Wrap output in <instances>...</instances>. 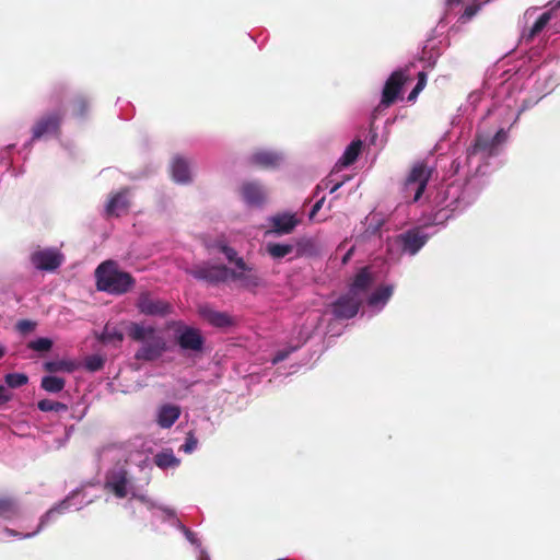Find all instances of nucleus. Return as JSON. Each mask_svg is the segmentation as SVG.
<instances>
[{"instance_id": "obj_56", "label": "nucleus", "mask_w": 560, "mask_h": 560, "mask_svg": "<svg viewBox=\"0 0 560 560\" xmlns=\"http://www.w3.org/2000/svg\"><path fill=\"white\" fill-rule=\"evenodd\" d=\"M200 560H208V557L201 556Z\"/></svg>"}, {"instance_id": "obj_25", "label": "nucleus", "mask_w": 560, "mask_h": 560, "mask_svg": "<svg viewBox=\"0 0 560 560\" xmlns=\"http://www.w3.org/2000/svg\"><path fill=\"white\" fill-rule=\"evenodd\" d=\"M362 145H363L362 140H360V139L353 140L347 147L346 151L343 152V154L339 161L340 164L343 166H349V165L353 164L357 161V159L361 152Z\"/></svg>"}, {"instance_id": "obj_32", "label": "nucleus", "mask_w": 560, "mask_h": 560, "mask_svg": "<svg viewBox=\"0 0 560 560\" xmlns=\"http://www.w3.org/2000/svg\"><path fill=\"white\" fill-rule=\"evenodd\" d=\"M105 365V359L100 354H92L85 358L84 368L89 372L101 371Z\"/></svg>"}, {"instance_id": "obj_37", "label": "nucleus", "mask_w": 560, "mask_h": 560, "mask_svg": "<svg viewBox=\"0 0 560 560\" xmlns=\"http://www.w3.org/2000/svg\"><path fill=\"white\" fill-rule=\"evenodd\" d=\"M5 383L8 386L16 388L27 383V376L22 373H10L5 375Z\"/></svg>"}, {"instance_id": "obj_55", "label": "nucleus", "mask_w": 560, "mask_h": 560, "mask_svg": "<svg viewBox=\"0 0 560 560\" xmlns=\"http://www.w3.org/2000/svg\"><path fill=\"white\" fill-rule=\"evenodd\" d=\"M33 534L32 533H27L24 535V537H31Z\"/></svg>"}, {"instance_id": "obj_18", "label": "nucleus", "mask_w": 560, "mask_h": 560, "mask_svg": "<svg viewBox=\"0 0 560 560\" xmlns=\"http://www.w3.org/2000/svg\"><path fill=\"white\" fill-rule=\"evenodd\" d=\"M80 362L75 360H52V361H46L43 364V369L45 372L51 375H58V373H72L77 371L80 368Z\"/></svg>"}, {"instance_id": "obj_41", "label": "nucleus", "mask_w": 560, "mask_h": 560, "mask_svg": "<svg viewBox=\"0 0 560 560\" xmlns=\"http://www.w3.org/2000/svg\"><path fill=\"white\" fill-rule=\"evenodd\" d=\"M196 446H197V440L194 438L192 434L189 433L186 439L185 444H183L180 446V450L184 451L185 453H190L196 448Z\"/></svg>"}, {"instance_id": "obj_44", "label": "nucleus", "mask_w": 560, "mask_h": 560, "mask_svg": "<svg viewBox=\"0 0 560 560\" xmlns=\"http://www.w3.org/2000/svg\"><path fill=\"white\" fill-rule=\"evenodd\" d=\"M427 84V74L425 72L421 71L418 73V82L415 86L418 91H422Z\"/></svg>"}, {"instance_id": "obj_30", "label": "nucleus", "mask_w": 560, "mask_h": 560, "mask_svg": "<svg viewBox=\"0 0 560 560\" xmlns=\"http://www.w3.org/2000/svg\"><path fill=\"white\" fill-rule=\"evenodd\" d=\"M37 409L42 411H55V412H65L68 410V406L60 401H55L51 399H42L37 401Z\"/></svg>"}, {"instance_id": "obj_28", "label": "nucleus", "mask_w": 560, "mask_h": 560, "mask_svg": "<svg viewBox=\"0 0 560 560\" xmlns=\"http://www.w3.org/2000/svg\"><path fill=\"white\" fill-rule=\"evenodd\" d=\"M220 250L225 255L230 262H234L238 270H249V266L245 262L242 257H237V253L234 248L228 245H220Z\"/></svg>"}, {"instance_id": "obj_48", "label": "nucleus", "mask_w": 560, "mask_h": 560, "mask_svg": "<svg viewBox=\"0 0 560 560\" xmlns=\"http://www.w3.org/2000/svg\"><path fill=\"white\" fill-rule=\"evenodd\" d=\"M353 252H354V247H351V248H350V249L345 254V256H343V257H342V259H341L342 265H346V264L350 260L351 256L353 255Z\"/></svg>"}, {"instance_id": "obj_4", "label": "nucleus", "mask_w": 560, "mask_h": 560, "mask_svg": "<svg viewBox=\"0 0 560 560\" xmlns=\"http://www.w3.org/2000/svg\"><path fill=\"white\" fill-rule=\"evenodd\" d=\"M195 279L217 285L229 280L230 268L223 265H198L187 270Z\"/></svg>"}, {"instance_id": "obj_23", "label": "nucleus", "mask_w": 560, "mask_h": 560, "mask_svg": "<svg viewBox=\"0 0 560 560\" xmlns=\"http://www.w3.org/2000/svg\"><path fill=\"white\" fill-rule=\"evenodd\" d=\"M497 145L494 144L493 138L489 135L477 133L472 147V152H485L489 156L497 154Z\"/></svg>"}, {"instance_id": "obj_53", "label": "nucleus", "mask_w": 560, "mask_h": 560, "mask_svg": "<svg viewBox=\"0 0 560 560\" xmlns=\"http://www.w3.org/2000/svg\"><path fill=\"white\" fill-rule=\"evenodd\" d=\"M28 348L35 350V340L28 342Z\"/></svg>"}, {"instance_id": "obj_49", "label": "nucleus", "mask_w": 560, "mask_h": 560, "mask_svg": "<svg viewBox=\"0 0 560 560\" xmlns=\"http://www.w3.org/2000/svg\"><path fill=\"white\" fill-rule=\"evenodd\" d=\"M420 91H418L417 89H412V91L409 93L408 95V101L409 102H412L417 98V96L419 95Z\"/></svg>"}, {"instance_id": "obj_7", "label": "nucleus", "mask_w": 560, "mask_h": 560, "mask_svg": "<svg viewBox=\"0 0 560 560\" xmlns=\"http://www.w3.org/2000/svg\"><path fill=\"white\" fill-rule=\"evenodd\" d=\"M429 236L421 230V228L410 229L395 237L396 245L399 246L402 253L416 255L428 242Z\"/></svg>"}, {"instance_id": "obj_8", "label": "nucleus", "mask_w": 560, "mask_h": 560, "mask_svg": "<svg viewBox=\"0 0 560 560\" xmlns=\"http://www.w3.org/2000/svg\"><path fill=\"white\" fill-rule=\"evenodd\" d=\"M62 114L60 110H54L45 114L37 120V140L45 138H58L60 136V126Z\"/></svg>"}, {"instance_id": "obj_33", "label": "nucleus", "mask_w": 560, "mask_h": 560, "mask_svg": "<svg viewBox=\"0 0 560 560\" xmlns=\"http://www.w3.org/2000/svg\"><path fill=\"white\" fill-rule=\"evenodd\" d=\"M551 20V13L550 12H544L534 23L529 31V37L533 38L536 35H538L549 23Z\"/></svg>"}, {"instance_id": "obj_2", "label": "nucleus", "mask_w": 560, "mask_h": 560, "mask_svg": "<svg viewBox=\"0 0 560 560\" xmlns=\"http://www.w3.org/2000/svg\"><path fill=\"white\" fill-rule=\"evenodd\" d=\"M94 275L97 290L109 294H125L136 284L131 273L119 269L114 260H105L100 264Z\"/></svg>"}, {"instance_id": "obj_43", "label": "nucleus", "mask_w": 560, "mask_h": 560, "mask_svg": "<svg viewBox=\"0 0 560 560\" xmlns=\"http://www.w3.org/2000/svg\"><path fill=\"white\" fill-rule=\"evenodd\" d=\"M492 138H493V141H494V144H495V145H497V148H498L500 144H502L503 142H505V141H506V139H508V133H506V131H505L503 128H501L500 130H498V131L495 132V135H494V136H492Z\"/></svg>"}, {"instance_id": "obj_54", "label": "nucleus", "mask_w": 560, "mask_h": 560, "mask_svg": "<svg viewBox=\"0 0 560 560\" xmlns=\"http://www.w3.org/2000/svg\"><path fill=\"white\" fill-rule=\"evenodd\" d=\"M10 535L18 536L19 534L13 529H7Z\"/></svg>"}, {"instance_id": "obj_29", "label": "nucleus", "mask_w": 560, "mask_h": 560, "mask_svg": "<svg viewBox=\"0 0 560 560\" xmlns=\"http://www.w3.org/2000/svg\"><path fill=\"white\" fill-rule=\"evenodd\" d=\"M15 502L8 497H0V516L3 518H12L18 514Z\"/></svg>"}, {"instance_id": "obj_46", "label": "nucleus", "mask_w": 560, "mask_h": 560, "mask_svg": "<svg viewBox=\"0 0 560 560\" xmlns=\"http://www.w3.org/2000/svg\"><path fill=\"white\" fill-rule=\"evenodd\" d=\"M325 201V198L323 197L322 199H319L318 201H316L311 210V213H310V218H313L318 211L319 209L323 207V203Z\"/></svg>"}, {"instance_id": "obj_19", "label": "nucleus", "mask_w": 560, "mask_h": 560, "mask_svg": "<svg viewBox=\"0 0 560 560\" xmlns=\"http://www.w3.org/2000/svg\"><path fill=\"white\" fill-rule=\"evenodd\" d=\"M229 279L240 281L242 287L246 289L257 288L261 284L260 277L254 272L250 266L249 270L236 271L234 269H230Z\"/></svg>"}, {"instance_id": "obj_13", "label": "nucleus", "mask_w": 560, "mask_h": 560, "mask_svg": "<svg viewBox=\"0 0 560 560\" xmlns=\"http://www.w3.org/2000/svg\"><path fill=\"white\" fill-rule=\"evenodd\" d=\"M244 201L253 207H260L265 203L267 194L264 187L255 182L244 183L241 188Z\"/></svg>"}, {"instance_id": "obj_39", "label": "nucleus", "mask_w": 560, "mask_h": 560, "mask_svg": "<svg viewBox=\"0 0 560 560\" xmlns=\"http://www.w3.org/2000/svg\"><path fill=\"white\" fill-rule=\"evenodd\" d=\"M15 327L20 334L25 335L35 328V323L32 320L23 319L18 322Z\"/></svg>"}, {"instance_id": "obj_9", "label": "nucleus", "mask_w": 560, "mask_h": 560, "mask_svg": "<svg viewBox=\"0 0 560 560\" xmlns=\"http://www.w3.org/2000/svg\"><path fill=\"white\" fill-rule=\"evenodd\" d=\"M406 80L407 75L402 70L394 71L385 82L381 105L388 107L394 104L400 94Z\"/></svg>"}, {"instance_id": "obj_51", "label": "nucleus", "mask_w": 560, "mask_h": 560, "mask_svg": "<svg viewBox=\"0 0 560 560\" xmlns=\"http://www.w3.org/2000/svg\"><path fill=\"white\" fill-rule=\"evenodd\" d=\"M342 183H336L335 185H332V187L330 188V194L337 191L340 187H341Z\"/></svg>"}, {"instance_id": "obj_36", "label": "nucleus", "mask_w": 560, "mask_h": 560, "mask_svg": "<svg viewBox=\"0 0 560 560\" xmlns=\"http://www.w3.org/2000/svg\"><path fill=\"white\" fill-rule=\"evenodd\" d=\"M103 342L108 343H121L124 340V334L119 330H109L107 327L105 328L104 332L101 337Z\"/></svg>"}, {"instance_id": "obj_21", "label": "nucleus", "mask_w": 560, "mask_h": 560, "mask_svg": "<svg viewBox=\"0 0 560 560\" xmlns=\"http://www.w3.org/2000/svg\"><path fill=\"white\" fill-rule=\"evenodd\" d=\"M180 408L175 405H164L160 408L158 423L161 428H171L179 418Z\"/></svg>"}, {"instance_id": "obj_38", "label": "nucleus", "mask_w": 560, "mask_h": 560, "mask_svg": "<svg viewBox=\"0 0 560 560\" xmlns=\"http://www.w3.org/2000/svg\"><path fill=\"white\" fill-rule=\"evenodd\" d=\"M480 9H481V3L474 0L471 3L466 5L464 13L462 15V19L470 20L479 12Z\"/></svg>"}, {"instance_id": "obj_3", "label": "nucleus", "mask_w": 560, "mask_h": 560, "mask_svg": "<svg viewBox=\"0 0 560 560\" xmlns=\"http://www.w3.org/2000/svg\"><path fill=\"white\" fill-rule=\"evenodd\" d=\"M432 170L427 164L420 162L412 166L410 173L405 180V192L413 191L412 201H418L424 192L427 185L431 178Z\"/></svg>"}, {"instance_id": "obj_15", "label": "nucleus", "mask_w": 560, "mask_h": 560, "mask_svg": "<svg viewBox=\"0 0 560 560\" xmlns=\"http://www.w3.org/2000/svg\"><path fill=\"white\" fill-rule=\"evenodd\" d=\"M200 316L210 325L218 328L230 327L234 324L233 318L225 312H219L208 305L199 307Z\"/></svg>"}, {"instance_id": "obj_57", "label": "nucleus", "mask_w": 560, "mask_h": 560, "mask_svg": "<svg viewBox=\"0 0 560 560\" xmlns=\"http://www.w3.org/2000/svg\"><path fill=\"white\" fill-rule=\"evenodd\" d=\"M31 259H32V260H35V254H32V255H31Z\"/></svg>"}, {"instance_id": "obj_40", "label": "nucleus", "mask_w": 560, "mask_h": 560, "mask_svg": "<svg viewBox=\"0 0 560 560\" xmlns=\"http://www.w3.org/2000/svg\"><path fill=\"white\" fill-rule=\"evenodd\" d=\"M52 347V340L45 337H37V353L46 352Z\"/></svg>"}, {"instance_id": "obj_20", "label": "nucleus", "mask_w": 560, "mask_h": 560, "mask_svg": "<svg viewBox=\"0 0 560 560\" xmlns=\"http://www.w3.org/2000/svg\"><path fill=\"white\" fill-rule=\"evenodd\" d=\"M172 176L177 183L186 184L191 180L189 163L182 156H175L172 162Z\"/></svg>"}, {"instance_id": "obj_6", "label": "nucleus", "mask_w": 560, "mask_h": 560, "mask_svg": "<svg viewBox=\"0 0 560 560\" xmlns=\"http://www.w3.org/2000/svg\"><path fill=\"white\" fill-rule=\"evenodd\" d=\"M136 306L141 314L147 316L164 317L172 312V305L168 302L153 298L150 292H141Z\"/></svg>"}, {"instance_id": "obj_10", "label": "nucleus", "mask_w": 560, "mask_h": 560, "mask_svg": "<svg viewBox=\"0 0 560 560\" xmlns=\"http://www.w3.org/2000/svg\"><path fill=\"white\" fill-rule=\"evenodd\" d=\"M65 255L54 247L37 250V270L55 272L65 262Z\"/></svg>"}, {"instance_id": "obj_24", "label": "nucleus", "mask_w": 560, "mask_h": 560, "mask_svg": "<svg viewBox=\"0 0 560 560\" xmlns=\"http://www.w3.org/2000/svg\"><path fill=\"white\" fill-rule=\"evenodd\" d=\"M66 378L59 375H45L40 380V387L47 393L57 394L63 390Z\"/></svg>"}, {"instance_id": "obj_45", "label": "nucleus", "mask_w": 560, "mask_h": 560, "mask_svg": "<svg viewBox=\"0 0 560 560\" xmlns=\"http://www.w3.org/2000/svg\"><path fill=\"white\" fill-rule=\"evenodd\" d=\"M289 353H290V351H278L272 359V363L276 364V363H279V362L285 360L287 357L289 355Z\"/></svg>"}, {"instance_id": "obj_5", "label": "nucleus", "mask_w": 560, "mask_h": 560, "mask_svg": "<svg viewBox=\"0 0 560 560\" xmlns=\"http://www.w3.org/2000/svg\"><path fill=\"white\" fill-rule=\"evenodd\" d=\"M363 303L360 294L347 292L339 296L331 305L332 314L337 319L353 318Z\"/></svg>"}, {"instance_id": "obj_52", "label": "nucleus", "mask_w": 560, "mask_h": 560, "mask_svg": "<svg viewBox=\"0 0 560 560\" xmlns=\"http://www.w3.org/2000/svg\"><path fill=\"white\" fill-rule=\"evenodd\" d=\"M5 354V349L0 346V358H2Z\"/></svg>"}, {"instance_id": "obj_47", "label": "nucleus", "mask_w": 560, "mask_h": 560, "mask_svg": "<svg viewBox=\"0 0 560 560\" xmlns=\"http://www.w3.org/2000/svg\"><path fill=\"white\" fill-rule=\"evenodd\" d=\"M10 399V396L7 394L5 388L0 385V405L5 404Z\"/></svg>"}, {"instance_id": "obj_16", "label": "nucleus", "mask_w": 560, "mask_h": 560, "mask_svg": "<svg viewBox=\"0 0 560 560\" xmlns=\"http://www.w3.org/2000/svg\"><path fill=\"white\" fill-rule=\"evenodd\" d=\"M127 471L120 469L107 477L105 487L106 489L110 490L117 498L122 499L127 497Z\"/></svg>"}, {"instance_id": "obj_27", "label": "nucleus", "mask_w": 560, "mask_h": 560, "mask_svg": "<svg viewBox=\"0 0 560 560\" xmlns=\"http://www.w3.org/2000/svg\"><path fill=\"white\" fill-rule=\"evenodd\" d=\"M294 246L291 244H281V243H268L266 245L267 254L273 259H281L287 255L293 253Z\"/></svg>"}, {"instance_id": "obj_34", "label": "nucleus", "mask_w": 560, "mask_h": 560, "mask_svg": "<svg viewBox=\"0 0 560 560\" xmlns=\"http://www.w3.org/2000/svg\"><path fill=\"white\" fill-rule=\"evenodd\" d=\"M315 248V243L310 238H302L296 242V256L312 255Z\"/></svg>"}, {"instance_id": "obj_31", "label": "nucleus", "mask_w": 560, "mask_h": 560, "mask_svg": "<svg viewBox=\"0 0 560 560\" xmlns=\"http://www.w3.org/2000/svg\"><path fill=\"white\" fill-rule=\"evenodd\" d=\"M393 293V289L390 287H382L375 290L369 298L370 305H376L381 302H386Z\"/></svg>"}, {"instance_id": "obj_26", "label": "nucleus", "mask_w": 560, "mask_h": 560, "mask_svg": "<svg viewBox=\"0 0 560 560\" xmlns=\"http://www.w3.org/2000/svg\"><path fill=\"white\" fill-rule=\"evenodd\" d=\"M153 462L158 467L162 469L176 467L179 465V459L174 455L172 450H164L158 453L154 456Z\"/></svg>"}, {"instance_id": "obj_12", "label": "nucleus", "mask_w": 560, "mask_h": 560, "mask_svg": "<svg viewBox=\"0 0 560 560\" xmlns=\"http://www.w3.org/2000/svg\"><path fill=\"white\" fill-rule=\"evenodd\" d=\"M177 343L183 350L200 352L203 348L205 339L197 328L185 327L177 335Z\"/></svg>"}, {"instance_id": "obj_22", "label": "nucleus", "mask_w": 560, "mask_h": 560, "mask_svg": "<svg viewBox=\"0 0 560 560\" xmlns=\"http://www.w3.org/2000/svg\"><path fill=\"white\" fill-rule=\"evenodd\" d=\"M372 283V277L368 267L360 269L350 285L349 292L360 294L368 291Z\"/></svg>"}, {"instance_id": "obj_50", "label": "nucleus", "mask_w": 560, "mask_h": 560, "mask_svg": "<svg viewBox=\"0 0 560 560\" xmlns=\"http://www.w3.org/2000/svg\"><path fill=\"white\" fill-rule=\"evenodd\" d=\"M462 2V0H446V4L448 7L458 5Z\"/></svg>"}, {"instance_id": "obj_35", "label": "nucleus", "mask_w": 560, "mask_h": 560, "mask_svg": "<svg viewBox=\"0 0 560 560\" xmlns=\"http://www.w3.org/2000/svg\"><path fill=\"white\" fill-rule=\"evenodd\" d=\"M69 508V502L67 500L62 501L58 506L50 509L42 518L39 526H37V532L39 527L44 526L50 518L60 514L62 511Z\"/></svg>"}, {"instance_id": "obj_42", "label": "nucleus", "mask_w": 560, "mask_h": 560, "mask_svg": "<svg viewBox=\"0 0 560 560\" xmlns=\"http://www.w3.org/2000/svg\"><path fill=\"white\" fill-rule=\"evenodd\" d=\"M179 528L191 545H198V538L194 532H191L183 524H179Z\"/></svg>"}, {"instance_id": "obj_11", "label": "nucleus", "mask_w": 560, "mask_h": 560, "mask_svg": "<svg viewBox=\"0 0 560 560\" xmlns=\"http://www.w3.org/2000/svg\"><path fill=\"white\" fill-rule=\"evenodd\" d=\"M299 224V219L292 213H278L269 218L270 229L266 235H285L290 234Z\"/></svg>"}, {"instance_id": "obj_17", "label": "nucleus", "mask_w": 560, "mask_h": 560, "mask_svg": "<svg viewBox=\"0 0 560 560\" xmlns=\"http://www.w3.org/2000/svg\"><path fill=\"white\" fill-rule=\"evenodd\" d=\"M281 156L271 151L259 150L254 152L249 158V163L261 168H273L279 165Z\"/></svg>"}, {"instance_id": "obj_1", "label": "nucleus", "mask_w": 560, "mask_h": 560, "mask_svg": "<svg viewBox=\"0 0 560 560\" xmlns=\"http://www.w3.org/2000/svg\"><path fill=\"white\" fill-rule=\"evenodd\" d=\"M127 336L140 342L141 347L135 353L137 360L155 361L167 350V342L160 331L145 323L131 322L127 326Z\"/></svg>"}, {"instance_id": "obj_14", "label": "nucleus", "mask_w": 560, "mask_h": 560, "mask_svg": "<svg viewBox=\"0 0 560 560\" xmlns=\"http://www.w3.org/2000/svg\"><path fill=\"white\" fill-rule=\"evenodd\" d=\"M130 207V200L128 198V189H122L116 194H114L105 208V213L107 217H120L124 213H127Z\"/></svg>"}]
</instances>
